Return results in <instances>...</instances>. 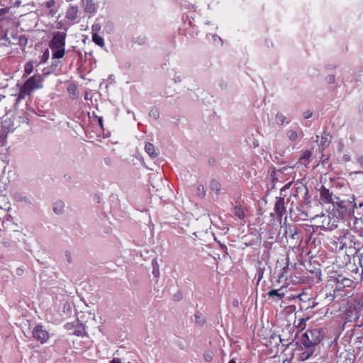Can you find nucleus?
<instances>
[{"label":"nucleus","instance_id":"c85d7f7f","mask_svg":"<svg viewBox=\"0 0 363 363\" xmlns=\"http://www.w3.org/2000/svg\"><path fill=\"white\" fill-rule=\"evenodd\" d=\"M150 116L157 119L159 118V112L157 109H152L150 112Z\"/></svg>","mask_w":363,"mask_h":363},{"label":"nucleus","instance_id":"4468645a","mask_svg":"<svg viewBox=\"0 0 363 363\" xmlns=\"http://www.w3.org/2000/svg\"><path fill=\"white\" fill-rule=\"evenodd\" d=\"M52 51V59H60L62 58L65 54V48H50Z\"/></svg>","mask_w":363,"mask_h":363},{"label":"nucleus","instance_id":"412c9836","mask_svg":"<svg viewBox=\"0 0 363 363\" xmlns=\"http://www.w3.org/2000/svg\"><path fill=\"white\" fill-rule=\"evenodd\" d=\"M210 189L218 194L220 190V184L216 180H212L210 182Z\"/></svg>","mask_w":363,"mask_h":363},{"label":"nucleus","instance_id":"09e8293b","mask_svg":"<svg viewBox=\"0 0 363 363\" xmlns=\"http://www.w3.org/2000/svg\"><path fill=\"white\" fill-rule=\"evenodd\" d=\"M361 162H363V157L361 158Z\"/></svg>","mask_w":363,"mask_h":363},{"label":"nucleus","instance_id":"a878e982","mask_svg":"<svg viewBox=\"0 0 363 363\" xmlns=\"http://www.w3.org/2000/svg\"><path fill=\"white\" fill-rule=\"evenodd\" d=\"M197 195L200 198H203L206 195L204 186L203 185H199L196 189Z\"/></svg>","mask_w":363,"mask_h":363},{"label":"nucleus","instance_id":"e433bc0d","mask_svg":"<svg viewBox=\"0 0 363 363\" xmlns=\"http://www.w3.org/2000/svg\"><path fill=\"white\" fill-rule=\"evenodd\" d=\"M6 143V138L3 135H0V146H4Z\"/></svg>","mask_w":363,"mask_h":363},{"label":"nucleus","instance_id":"f257e3e1","mask_svg":"<svg viewBox=\"0 0 363 363\" xmlns=\"http://www.w3.org/2000/svg\"><path fill=\"white\" fill-rule=\"evenodd\" d=\"M323 337L321 329L308 330L304 333L300 340V344L303 347H314L320 343Z\"/></svg>","mask_w":363,"mask_h":363},{"label":"nucleus","instance_id":"bb28decb","mask_svg":"<svg viewBox=\"0 0 363 363\" xmlns=\"http://www.w3.org/2000/svg\"><path fill=\"white\" fill-rule=\"evenodd\" d=\"M101 28V27L99 23H94L91 26L92 33H98Z\"/></svg>","mask_w":363,"mask_h":363},{"label":"nucleus","instance_id":"20e7f679","mask_svg":"<svg viewBox=\"0 0 363 363\" xmlns=\"http://www.w3.org/2000/svg\"><path fill=\"white\" fill-rule=\"evenodd\" d=\"M32 335L33 338L41 344L46 343L50 339L48 332L43 329V326L41 325H38L33 328Z\"/></svg>","mask_w":363,"mask_h":363},{"label":"nucleus","instance_id":"c03bdc74","mask_svg":"<svg viewBox=\"0 0 363 363\" xmlns=\"http://www.w3.org/2000/svg\"><path fill=\"white\" fill-rule=\"evenodd\" d=\"M2 98H6V96H3V95H0V101L1 100Z\"/></svg>","mask_w":363,"mask_h":363},{"label":"nucleus","instance_id":"2f4dec72","mask_svg":"<svg viewBox=\"0 0 363 363\" xmlns=\"http://www.w3.org/2000/svg\"><path fill=\"white\" fill-rule=\"evenodd\" d=\"M55 4V0H49V1L45 2V6L48 9L54 6Z\"/></svg>","mask_w":363,"mask_h":363},{"label":"nucleus","instance_id":"dca6fc26","mask_svg":"<svg viewBox=\"0 0 363 363\" xmlns=\"http://www.w3.org/2000/svg\"><path fill=\"white\" fill-rule=\"evenodd\" d=\"M233 213L235 216H237L240 220H242L245 218V214L244 213L243 209L240 206H235L233 208Z\"/></svg>","mask_w":363,"mask_h":363},{"label":"nucleus","instance_id":"9b49d317","mask_svg":"<svg viewBox=\"0 0 363 363\" xmlns=\"http://www.w3.org/2000/svg\"><path fill=\"white\" fill-rule=\"evenodd\" d=\"M73 334L77 336L84 337L86 335V328L84 324L79 323L78 320L76 321L75 328L73 331Z\"/></svg>","mask_w":363,"mask_h":363},{"label":"nucleus","instance_id":"6ab92c4d","mask_svg":"<svg viewBox=\"0 0 363 363\" xmlns=\"http://www.w3.org/2000/svg\"><path fill=\"white\" fill-rule=\"evenodd\" d=\"M92 40L99 46L103 47L104 45V38L98 33H92Z\"/></svg>","mask_w":363,"mask_h":363},{"label":"nucleus","instance_id":"f8f14e48","mask_svg":"<svg viewBox=\"0 0 363 363\" xmlns=\"http://www.w3.org/2000/svg\"><path fill=\"white\" fill-rule=\"evenodd\" d=\"M290 121H291L281 113H277L275 116V122L279 125L284 126L288 125Z\"/></svg>","mask_w":363,"mask_h":363},{"label":"nucleus","instance_id":"c756f323","mask_svg":"<svg viewBox=\"0 0 363 363\" xmlns=\"http://www.w3.org/2000/svg\"><path fill=\"white\" fill-rule=\"evenodd\" d=\"M75 325H76V322L74 323H67L65 325V328L67 329V330H72L75 328Z\"/></svg>","mask_w":363,"mask_h":363},{"label":"nucleus","instance_id":"cd10ccee","mask_svg":"<svg viewBox=\"0 0 363 363\" xmlns=\"http://www.w3.org/2000/svg\"><path fill=\"white\" fill-rule=\"evenodd\" d=\"M346 239H347L346 236H343V237L339 238L338 240H339V242H340V243L341 245V246H340L341 249H342L345 247H347V242L345 240Z\"/></svg>","mask_w":363,"mask_h":363},{"label":"nucleus","instance_id":"49530a36","mask_svg":"<svg viewBox=\"0 0 363 363\" xmlns=\"http://www.w3.org/2000/svg\"><path fill=\"white\" fill-rule=\"evenodd\" d=\"M67 91H72V89H70L69 87H68Z\"/></svg>","mask_w":363,"mask_h":363},{"label":"nucleus","instance_id":"6e6552de","mask_svg":"<svg viewBox=\"0 0 363 363\" xmlns=\"http://www.w3.org/2000/svg\"><path fill=\"white\" fill-rule=\"evenodd\" d=\"M79 8L77 6H70L67 9L65 17L69 21H75L78 18Z\"/></svg>","mask_w":363,"mask_h":363},{"label":"nucleus","instance_id":"7c9ffc66","mask_svg":"<svg viewBox=\"0 0 363 363\" xmlns=\"http://www.w3.org/2000/svg\"><path fill=\"white\" fill-rule=\"evenodd\" d=\"M28 40L25 36H21L19 38V44L22 46L27 45Z\"/></svg>","mask_w":363,"mask_h":363},{"label":"nucleus","instance_id":"ddd939ff","mask_svg":"<svg viewBox=\"0 0 363 363\" xmlns=\"http://www.w3.org/2000/svg\"><path fill=\"white\" fill-rule=\"evenodd\" d=\"M145 152L152 158L158 156V150L155 147L153 144L147 143L145 145Z\"/></svg>","mask_w":363,"mask_h":363},{"label":"nucleus","instance_id":"1a4fd4ad","mask_svg":"<svg viewBox=\"0 0 363 363\" xmlns=\"http://www.w3.org/2000/svg\"><path fill=\"white\" fill-rule=\"evenodd\" d=\"M82 3L86 13H94L96 11V6L93 0H82Z\"/></svg>","mask_w":363,"mask_h":363},{"label":"nucleus","instance_id":"c9c22d12","mask_svg":"<svg viewBox=\"0 0 363 363\" xmlns=\"http://www.w3.org/2000/svg\"><path fill=\"white\" fill-rule=\"evenodd\" d=\"M204 358H205L206 361L211 362L212 360V355L210 353H206L204 354Z\"/></svg>","mask_w":363,"mask_h":363},{"label":"nucleus","instance_id":"79ce46f5","mask_svg":"<svg viewBox=\"0 0 363 363\" xmlns=\"http://www.w3.org/2000/svg\"><path fill=\"white\" fill-rule=\"evenodd\" d=\"M258 145H258V142H257V141H256V142H255V143H254V146H255V147H257Z\"/></svg>","mask_w":363,"mask_h":363},{"label":"nucleus","instance_id":"5701e85b","mask_svg":"<svg viewBox=\"0 0 363 363\" xmlns=\"http://www.w3.org/2000/svg\"><path fill=\"white\" fill-rule=\"evenodd\" d=\"M287 136L289 138V139L291 140V141H294L297 139L298 138V134L294 130H289L288 132H287Z\"/></svg>","mask_w":363,"mask_h":363},{"label":"nucleus","instance_id":"393cba45","mask_svg":"<svg viewBox=\"0 0 363 363\" xmlns=\"http://www.w3.org/2000/svg\"><path fill=\"white\" fill-rule=\"evenodd\" d=\"M308 320V318H301L298 320V323L296 325V327L301 330H303L306 328V321Z\"/></svg>","mask_w":363,"mask_h":363},{"label":"nucleus","instance_id":"f03ea898","mask_svg":"<svg viewBox=\"0 0 363 363\" xmlns=\"http://www.w3.org/2000/svg\"><path fill=\"white\" fill-rule=\"evenodd\" d=\"M320 199L321 200L327 203H336L338 206L343 208H347L348 206H352L351 202L346 203L344 201L340 199L339 197L335 196L332 192H330L329 189L323 187L320 191Z\"/></svg>","mask_w":363,"mask_h":363},{"label":"nucleus","instance_id":"37998d69","mask_svg":"<svg viewBox=\"0 0 363 363\" xmlns=\"http://www.w3.org/2000/svg\"><path fill=\"white\" fill-rule=\"evenodd\" d=\"M228 363H236V362L234 359H231Z\"/></svg>","mask_w":363,"mask_h":363},{"label":"nucleus","instance_id":"423d86ee","mask_svg":"<svg viewBox=\"0 0 363 363\" xmlns=\"http://www.w3.org/2000/svg\"><path fill=\"white\" fill-rule=\"evenodd\" d=\"M274 211L277 217L281 218L286 213V208L284 206V199L282 197H277L274 205Z\"/></svg>","mask_w":363,"mask_h":363},{"label":"nucleus","instance_id":"a18cd8bd","mask_svg":"<svg viewBox=\"0 0 363 363\" xmlns=\"http://www.w3.org/2000/svg\"><path fill=\"white\" fill-rule=\"evenodd\" d=\"M144 42H145L144 38H142L141 42H140L139 43H144Z\"/></svg>","mask_w":363,"mask_h":363},{"label":"nucleus","instance_id":"39448f33","mask_svg":"<svg viewBox=\"0 0 363 363\" xmlns=\"http://www.w3.org/2000/svg\"><path fill=\"white\" fill-rule=\"evenodd\" d=\"M66 34L63 32L57 31L54 33L49 46L50 48H60L65 47Z\"/></svg>","mask_w":363,"mask_h":363},{"label":"nucleus","instance_id":"a211bd4d","mask_svg":"<svg viewBox=\"0 0 363 363\" xmlns=\"http://www.w3.org/2000/svg\"><path fill=\"white\" fill-rule=\"evenodd\" d=\"M65 208V204L62 201H57L54 203L53 211L56 214L62 213Z\"/></svg>","mask_w":363,"mask_h":363},{"label":"nucleus","instance_id":"b1692460","mask_svg":"<svg viewBox=\"0 0 363 363\" xmlns=\"http://www.w3.org/2000/svg\"><path fill=\"white\" fill-rule=\"evenodd\" d=\"M152 263V266H153L152 274L155 277H159L160 271H159V267H158L157 262L156 260H153Z\"/></svg>","mask_w":363,"mask_h":363},{"label":"nucleus","instance_id":"7ed1b4c3","mask_svg":"<svg viewBox=\"0 0 363 363\" xmlns=\"http://www.w3.org/2000/svg\"><path fill=\"white\" fill-rule=\"evenodd\" d=\"M43 78L39 73L34 74L26 80L23 91H33L43 88Z\"/></svg>","mask_w":363,"mask_h":363},{"label":"nucleus","instance_id":"a19ab883","mask_svg":"<svg viewBox=\"0 0 363 363\" xmlns=\"http://www.w3.org/2000/svg\"><path fill=\"white\" fill-rule=\"evenodd\" d=\"M99 122L100 125L102 126V118H100L99 119Z\"/></svg>","mask_w":363,"mask_h":363},{"label":"nucleus","instance_id":"72a5a7b5","mask_svg":"<svg viewBox=\"0 0 363 363\" xmlns=\"http://www.w3.org/2000/svg\"><path fill=\"white\" fill-rule=\"evenodd\" d=\"M326 80L330 84L333 83L335 82V76L329 75L326 77Z\"/></svg>","mask_w":363,"mask_h":363},{"label":"nucleus","instance_id":"ea45409f","mask_svg":"<svg viewBox=\"0 0 363 363\" xmlns=\"http://www.w3.org/2000/svg\"><path fill=\"white\" fill-rule=\"evenodd\" d=\"M57 65H58V62H55V63H54V62H52V67H53V66L57 67Z\"/></svg>","mask_w":363,"mask_h":363},{"label":"nucleus","instance_id":"2eb2a0df","mask_svg":"<svg viewBox=\"0 0 363 363\" xmlns=\"http://www.w3.org/2000/svg\"><path fill=\"white\" fill-rule=\"evenodd\" d=\"M282 291V289H272L271 291H269L268 293H267V295L269 296V297H277L278 300H281L282 299L284 296H285V294L284 292H281Z\"/></svg>","mask_w":363,"mask_h":363},{"label":"nucleus","instance_id":"f3484780","mask_svg":"<svg viewBox=\"0 0 363 363\" xmlns=\"http://www.w3.org/2000/svg\"><path fill=\"white\" fill-rule=\"evenodd\" d=\"M33 71V61L27 62L24 65V74L23 77H27Z\"/></svg>","mask_w":363,"mask_h":363},{"label":"nucleus","instance_id":"f704fd0d","mask_svg":"<svg viewBox=\"0 0 363 363\" xmlns=\"http://www.w3.org/2000/svg\"><path fill=\"white\" fill-rule=\"evenodd\" d=\"M311 154L309 151L305 152L301 159V160L308 159L311 157Z\"/></svg>","mask_w":363,"mask_h":363},{"label":"nucleus","instance_id":"4be33fe9","mask_svg":"<svg viewBox=\"0 0 363 363\" xmlns=\"http://www.w3.org/2000/svg\"><path fill=\"white\" fill-rule=\"evenodd\" d=\"M50 58V51L48 48L45 49L42 56L40 57V63H45Z\"/></svg>","mask_w":363,"mask_h":363},{"label":"nucleus","instance_id":"de8ad7c7","mask_svg":"<svg viewBox=\"0 0 363 363\" xmlns=\"http://www.w3.org/2000/svg\"><path fill=\"white\" fill-rule=\"evenodd\" d=\"M4 9H0V13H4Z\"/></svg>","mask_w":363,"mask_h":363},{"label":"nucleus","instance_id":"473e14b6","mask_svg":"<svg viewBox=\"0 0 363 363\" xmlns=\"http://www.w3.org/2000/svg\"><path fill=\"white\" fill-rule=\"evenodd\" d=\"M312 112L311 111H307L303 113V117L306 119H308L312 116Z\"/></svg>","mask_w":363,"mask_h":363},{"label":"nucleus","instance_id":"58836bf2","mask_svg":"<svg viewBox=\"0 0 363 363\" xmlns=\"http://www.w3.org/2000/svg\"><path fill=\"white\" fill-rule=\"evenodd\" d=\"M91 98L89 97V92H85V94H84V99L85 100H89V99H91Z\"/></svg>","mask_w":363,"mask_h":363},{"label":"nucleus","instance_id":"9d476101","mask_svg":"<svg viewBox=\"0 0 363 363\" xmlns=\"http://www.w3.org/2000/svg\"><path fill=\"white\" fill-rule=\"evenodd\" d=\"M305 350H301L302 352L299 354V359L301 361H305L308 359L309 357H311L313 352L314 349L313 347L308 346V347H304Z\"/></svg>","mask_w":363,"mask_h":363},{"label":"nucleus","instance_id":"4c0bfd02","mask_svg":"<svg viewBox=\"0 0 363 363\" xmlns=\"http://www.w3.org/2000/svg\"><path fill=\"white\" fill-rule=\"evenodd\" d=\"M110 363H121V359L119 358H113Z\"/></svg>","mask_w":363,"mask_h":363},{"label":"nucleus","instance_id":"aec40b11","mask_svg":"<svg viewBox=\"0 0 363 363\" xmlns=\"http://www.w3.org/2000/svg\"><path fill=\"white\" fill-rule=\"evenodd\" d=\"M11 118L6 119L3 122V127L4 129L7 130L8 133L13 132L16 129V127L14 126V125H11Z\"/></svg>","mask_w":363,"mask_h":363},{"label":"nucleus","instance_id":"0eeeda50","mask_svg":"<svg viewBox=\"0 0 363 363\" xmlns=\"http://www.w3.org/2000/svg\"><path fill=\"white\" fill-rule=\"evenodd\" d=\"M30 92H19L18 94H11L8 96L7 99L13 104V106H16L19 101L24 99L26 95H29Z\"/></svg>","mask_w":363,"mask_h":363}]
</instances>
